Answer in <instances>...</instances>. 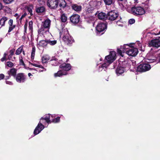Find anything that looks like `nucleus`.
I'll return each instance as SVG.
<instances>
[{
    "instance_id": "f257e3e1",
    "label": "nucleus",
    "mask_w": 160,
    "mask_h": 160,
    "mask_svg": "<svg viewBox=\"0 0 160 160\" xmlns=\"http://www.w3.org/2000/svg\"><path fill=\"white\" fill-rule=\"evenodd\" d=\"M50 117L53 118L54 115L50 114H46L45 117H42L40 118V121L34 130L33 133L34 135H37L44 129V126L42 123H44V121H45V122H47L48 123H51V119L50 120Z\"/></svg>"
},
{
    "instance_id": "f03ea898",
    "label": "nucleus",
    "mask_w": 160,
    "mask_h": 160,
    "mask_svg": "<svg viewBox=\"0 0 160 160\" xmlns=\"http://www.w3.org/2000/svg\"><path fill=\"white\" fill-rule=\"evenodd\" d=\"M47 5L51 9H56L58 5L64 8L66 6L67 3L65 0H48Z\"/></svg>"
},
{
    "instance_id": "7ed1b4c3",
    "label": "nucleus",
    "mask_w": 160,
    "mask_h": 160,
    "mask_svg": "<svg viewBox=\"0 0 160 160\" xmlns=\"http://www.w3.org/2000/svg\"><path fill=\"white\" fill-rule=\"evenodd\" d=\"M107 28V23L106 22H100L98 23L96 27L97 34L101 35L103 34Z\"/></svg>"
},
{
    "instance_id": "20e7f679",
    "label": "nucleus",
    "mask_w": 160,
    "mask_h": 160,
    "mask_svg": "<svg viewBox=\"0 0 160 160\" xmlns=\"http://www.w3.org/2000/svg\"><path fill=\"white\" fill-rule=\"evenodd\" d=\"M132 13L134 15L138 16L144 14L145 13V11L144 8L142 7L133 6L131 8Z\"/></svg>"
},
{
    "instance_id": "39448f33",
    "label": "nucleus",
    "mask_w": 160,
    "mask_h": 160,
    "mask_svg": "<svg viewBox=\"0 0 160 160\" xmlns=\"http://www.w3.org/2000/svg\"><path fill=\"white\" fill-rule=\"evenodd\" d=\"M126 46L131 47V48L129 49L126 51L125 50L126 53L129 56L132 57L135 56L138 53V50L137 48L132 47L131 46L128 45V44L124 45L123 46V48L125 50L126 49H128V48H127Z\"/></svg>"
},
{
    "instance_id": "423d86ee",
    "label": "nucleus",
    "mask_w": 160,
    "mask_h": 160,
    "mask_svg": "<svg viewBox=\"0 0 160 160\" xmlns=\"http://www.w3.org/2000/svg\"><path fill=\"white\" fill-rule=\"evenodd\" d=\"M62 40L65 44L69 46H70L74 41L73 39L70 36L68 31L64 32Z\"/></svg>"
},
{
    "instance_id": "0eeeda50",
    "label": "nucleus",
    "mask_w": 160,
    "mask_h": 160,
    "mask_svg": "<svg viewBox=\"0 0 160 160\" xmlns=\"http://www.w3.org/2000/svg\"><path fill=\"white\" fill-rule=\"evenodd\" d=\"M151 68V66L148 63H142L137 67V71L138 72H143L149 70Z\"/></svg>"
},
{
    "instance_id": "6e6552de",
    "label": "nucleus",
    "mask_w": 160,
    "mask_h": 160,
    "mask_svg": "<svg viewBox=\"0 0 160 160\" xmlns=\"http://www.w3.org/2000/svg\"><path fill=\"white\" fill-rule=\"evenodd\" d=\"M118 13L116 12L115 10H112L109 12L107 14V19L113 21L115 20L118 16Z\"/></svg>"
},
{
    "instance_id": "1a4fd4ad",
    "label": "nucleus",
    "mask_w": 160,
    "mask_h": 160,
    "mask_svg": "<svg viewBox=\"0 0 160 160\" xmlns=\"http://www.w3.org/2000/svg\"><path fill=\"white\" fill-rule=\"evenodd\" d=\"M116 56V52L113 51H111L110 52L109 54L105 57V59L107 61V62L111 63L115 59Z\"/></svg>"
},
{
    "instance_id": "9d476101",
    "label": "nucleus",
    "mask_w": 160,
    "mask_h": 160,
    "mask_svg": "<svg viewBox=\"0 0 160 160\" xmlns=\"http://www.w3.org/2000/svg\"><path fill=\"white\" fill-rule=\"evenodd\" d=\"M149 46L158 48L160 47V37L152 39L148 42Z\"/></svg>"
},
{
    "instance_id": "9b49d317",
    "label": "nucleus",
    "mask_w": 160,
    "mask_h": 160,
    "mask_svg": "<svg viewBox=\"0 0 160 160\" xmlns=\"http://www.w3.org/2000/svg\"><path fill=\"white\" fill-rule=\"evenodd\" d=\"M15 79L18 82H24L26 80V76L23 73H18Z\"/></svg>"
},
{
    "instance_id": "f8f14e48",
    "label": "nucleus",
    "mask_w": 160,
    "mask_h": 160,
    "mask_svg": "<svg viewBox=\"0 0 160 160\" xmlns=\"http://www.w3.org/2000/svg\"><path fill=\"white\" fill-rule=\"evenodd\" d=\"M80 19V16L77 14H74L70 17V21L73 24L76 25L79 22Z\"/></svg>"
},
{
    "instance_id": "ddd939ff",
    "label": "nucleus",
    "mask_w": 160,
    "mask_h": 160,
    "mask_svg": "<svg viewBox=\"0 0 160 160\" xmlns=\"http://www.w3.org/2000/svg\"><path fill=\"white\" fill-rule=\"evenodd\" d=\"M59 68L62 71L67 72L71 69L72 66L70 63H63L59 66Z\"/></svg>"
},
{
    "instance_id": "4468645a",
    "label": "nucleus",
    "mask_w": 160,
    "mask_h": 160,
    "mask_svg": "<svg viewBox=\"0 0 160 160\" xmlns=\"http://www.w3.org/2000/svg\"><path fill=\"white\" fill-rule=\"evenodd\" d=\"M130 61H124L122 62L121 63H120L119 65L122 67L125 70L126 68L129 69L130 68Z\"/></svg>"
},
{
    "instance_id": "2eb2a0df",
    "label": "nucleus",
    "mask_w": 160,
    "mask_h": 160,
    "mask_svg": "<svg viewBox=\"0 0 160 160\" xmlns=\"http://www.w3.org/2000/svg\"><path fill=\"white\" fill-rule=\"evenodd\" d=\"M17 69L15 68H12L8 71V73L11 77H13L15 79L17 76Z\"/></svg>"
},
{
    "instance_id": "dca6fc26",
    "label": "nucleus",
    "mask_w": 160,
    "mask_h": 160,
    "mask_svg": "<svg viewBox=\"0 0 160 160\" xmlns=\"http://www.w3.org/2000/svg\"><path fill=\"white\" fill-rule=\"evenodd\" d=\"M68 74V73L66 72L62 71L61 70L58 71L57 73L54 74V76L55 77H60L63 75H66Z\"/></svg>"
},
{
    "instance_id": "f3484780",
    "label": "nucleus",
    "mask_w": 160,
    "mask_h": 160,
    "mask_svg": "<svg viewBox=\"0 0 160 160\" xmlns=\"http://www.w3.org/2000/svg\"><path fill=\"white\" fill-rule=\"evenodd\" d=\"M125 70L119 65L118 66L116 70V72L118 75L123 73Z\"/></svg>"
},
{
    "instance_id": "a211bd4d",
    "label": "nucleus",
    "mask_w": 160,
    "mask_h": 160,
    "mask_svg": "<svg viewBox=\"0 0 160 160\" xmlns=\"http://www.w3.org/2000/svg\"><path fill=\"white\" fill-rule=\"evenodd\" d=\"M99 2L98 1L96 0H92L89 2V4L91 7L94 8H97V6L98 3Z\"/></svg>"
},
{
    "instance_id": "6ab92c4d",
    "label": "nucleus",
    "mask_w": 160,
    "mask_h": 160,
    "mask_svg": "<svg viewBox=\"0 0 160 160\" xmlns=\"http://www.w3.org/2000/svg\"><path fill=\"white\" fill-rule=\"evenodd\" d=\"M98 18L101 20H106L107 19V14L105 13L101 12L98 13Z\"/></svg>"
},
{
    "instance_id": "aec40b11",
    "label": "nucleus",
    "mask_w": 160,
    "mask_h": 160,
    "mask_svg": "<svg viewBox=\"0 0 160 160\" xmlns=\"http://www.w3.org/2000/svg\"><path fill=\"white\" fill-rule=\"evenodd\" d=\"M72 7L73 9L77 12L81 11L82 9V6L80 5H78L77 4L72 5Z\"/></svg>"
},
{
    "instance_id": "412c9836",
    "label": "nucleus",
    "mask_w": 160,
    "mask_h": 160,
    "mask_svg": "<svg viewBox=\"0 0 160 160\" xmlns=\"http://www.w3.org/2000/svg\"><path fill=\"white\" fill-rule=\"evenodd\" d=\"M49 59L50 58L48 55H44L42 57V62L43 64L46 63Z\"/></svg>"
},
{
    "instance_id": "4be33fe9",
    "label": "nucleus",
    "mask_w": 160,
    "mask_h": 160,
    "mask_svg": "<svg viewBox=\"0 0 160 160\" xmlns=\"http://www.w3.org/2000/svg\"><path fill=\"white\" fill-rule=\"evenodd\" d=\"M51 21L49 19L46 20L43 23V26L45 28H49L50 26Z\"/></svg>"
},
{
    "instance_id": "5701e85b",
    "label": "nucleus",
    "mask_w": 160,
    "mask_h": 160,
    "mask_svg": "<svg viewBox=\"0 0 160 160\" xmlns=\"http://www.w3.org/2000/svg\"><path fill=\"white\" fill-rule=\"evenodd\" d=\"M8 18L6 17H3L0 20V24L1 27L4 26L5 22L8 20Z\"/></svg>"
},
{
    "instance_id": "b1692460",
    "label": "nucleus",
    "mask_w": 160,
    "mask_h": 160,
    "mask_svg": "<svg viewBox=\"0 0 160 160\" xmlns=\"http://www.w3.org/2000/svg\"><path fill=\"white\" fill-rule=\"evenodd\" d=\"M48 40L46 41L44 40H41L39 42V45L43 47H45L48 43Z\"/></svg>"
},
{
    "instance_id": "393cba45",
    "label": "nucleus",
    "mask_w": 160,
    "mask_h": 160,
    "mask_svg": "<svg viewBox=\"0 0 160 160\" xmlns=\"http://www.w3.org/2000/svg\"><path fill=\"white\" fill-rule=\"evenodd\" d=\"M45 11V8L43 6H41L36 9V12L38 13H42Z\"/></svg>"
},
{
    "instance_id": "a878e982",
    "label": "nucleus",
    "mask_w": 160,
    "mask_h": 160,
    "mask_svg": "<svg viewBox=\"0 0 160 160\" xmlns=\"http://www.w3.org/2000/svg\"><path fill=\"white\" fill-rule=\"evenodd\" d=\"M32 50L31 54V59L32 60H33L35 55L36 48L34 45L32 46Z\"/></svg>"
},
{
    "instance_id": "bb28decb",
    "label": "nucleus",
    "mask_w": 160,
    "mask_h": 160,
    "mask_svg": "<svg viewBox=\"0 0 160 160\" xmlns=\"http://www.w3.org/2000/svg\"><path fill=\"white\" fill-rule=\"evenodd\" d=\"M23 45H22L18 49H17L16 51L15 54L17 55H18L21 54L23 51Z\"/></svg>"
},
{
    "instance_id": "cd10ccee",
    "label": "nucleus",
    "mask_w": 160,
    "mask_h": 160,
    "mask_svg": "<svg viewBox=\"0 0 160 160\" xmlns=\"http://www.w3.org/2000/svg\"><path fill=\"white\" fill-rule=\"evenodd\" d=\"M60 117H58L57 118H54L51 119V123L53 122L54 123L59 122L60 121Z\"/></svg>"
},
{
    "instance_id": "c85d7f7f",
    "label": "nucleus",
    "mask_w": 160,
    "mask_h": 160,
    "mask_svg": "<svg viewBox=\"0 0 160 160\" xmlns=\"http://www.w3.org/2000/svg\"><path fill=\"white\" fill-rule=\"evenodd\" d=\"M33 7L32 5H30L28 6L27 7L26 9L30 13L31 16H32L33 14L32 13V8Z\"/></svg>"
},
{
    "instance_id": "c756f323",
    "label": "nucleus",
    "mask_w": 160,
    "mask_h": 160,
    "mask_svg": "<svg viewBox=\"0 0 160 160\" xmlns=\"http://www.w3.org/2000/svg\"><path fill=\"white\" fill-rule=\"evenodd\" d=\"M67 19V17L65 14H62L61 16V20L62 22H65Z\"/></svg>"
},
{
    "instance_id": "7c9ffc66",
    "label": "nucleus",
    "mask_w": 160,
    "mask_h": 160,
    "mask_svg": "<svg viewBox=\"0 0 160 160\" xmlns=\"http://www.w3.org/2000/svg\"><path fill=\"white\" fill-rule=\"evenodd\" d=\"M106 5H110L114 3L113 0H103Z\"/></svg>"
},
{
    "instance_id": "2f4dec72",
    "label": "nucleus",
    "mask_w": 160,
    "mask_h": 160,
    "mask_svg": "<svg viewBox=\"0 0 160 160\" xmlns=\"http://www.w3.org/2000/svg\"><path fill=\"white\" fill-rule=\"evenodd\" d=\"M147 62L148 63H152L154 62H156V59L155 58H154L152 59L150 58L147 59Z\"/></svg>"
},
{
    "instance_id": "473e14b6",
    "label": "nucleus",
    "mask_w": 160,
    "mask_h": 160,
    "mask_svg": "<svg viewBox=\"0 0 160 160\" xmlns=\"http://www.w3.org/2000/svg\"><path fill=\"white\" fill-rule=\"evenodd\" d=\"M48 40V43L51 45H55L57 42V41L55 40L53 41H50V40Z\"/></svg>"
},
{
    "instance_id": "72a5a7b5",
    "label": "nucleus",
    "mask_w": 160,
    "mask_h": 160,
    "mask_svg": "<svg viewBox=\"0 0 160 160\" xmlns=\"http://www.w3.org/2000/svg\"><path fill=\"white\" fill-rule=\"evenodd\" d=\"M13 65V63L11 61H8L6 63V65L10 68L12 67Z\"/></svg>"
},
{
    "instance_id": "f704fd0d",
    "label": "nucleus",
    "mask_w": 160,
    "mask_h": 160,
    "mask_svg": "<svg viewBox=\"0 0 160 160\" xmlns=\"http://www.w3.org/2000/svg\"><path fill=\"white\" fill-rule=\"evenodd\" d=\"M16 25H12V26H9L8 32L9 33L11 32V31L16 27Z\"/></svg>"
},
{
    "instance_id": "c9c22d12",
    "label": "nucleus",
    "mask_w": 160,
    "mask_h": 160,
    "mask_svg": "<svg viewBox=\"0 0 160 160\" xmlns=\"http://www.w3.org/2000/svg\"><path fill=\"white\" fill-rule=\"evenodd\" d=\"M21 58L19 59V65H22L24 66H25V64L22 60V56L21 57Z\"/></svg>"
},
{
    "instance_id": "e433bc0d",
    "label": "nucleus",
    "mask_w": 160,
    "mask_h": 160,
    "mask_svg": "<svg viewBox=\"0 0 160 160\" xmlns=\"http://www.w3.org/2000/svg\"><path fill=\"white\" fill-rule=\"evenodd\" d=\"M29 26L28 28L29 29H31V30L32 29V24L33 22L32 21H29L28 22Z\"/></svg>"
},
{
    "instance_id": "4c0bfd02",
    "label": "nucleus",
    "mask_w": 160,
    "mask_h": 160,
    "mask_svg": "<svg viewBox=\"0 0 160 160\" xmlns=\"http://www.w3.org/2000/svg\"><path fill=\"white\" fill-rule=\"evenodd\" d=\"M14 0H3L4 2L6 4H10Z\"/></svg>"
},
{
    "instance_id": "58836bf2",
    "label": "nucleus",
    "mask_w": 160,
    "mask_h": 160,
    "mask_svg": "<svg viewBox=\"0 0 160 160\" xmlns=\"http://www.w3.org/2000/svg\"><path fill=\"white\" fill-rule=\"evenodd\" d=\"M27 23H28V22L27 21L24 25V34H25L26 33V32H27Z\"/></svg>"
},
{
    "instance_id": "ea45409f",
    "label": "nucleus",
    "mask_w": 160,
    "mask_h": 160,
    "mask_svg": "<svg viewBox=\"0 0 160 160\" xmlns=\"http://www.w3.org/2000/svg\"><path fill=\"white\" fill-rule=\"evenodd\" d=\"M108 66V64L107 63L105 62L103 64H102L101 67L103 68H106Z\"/></svg>"
},
{
    "instance_id": "a19ab883",
    "label": "nucleus",
    "mask_w": 160,
    "mask_h": 160,
    "mask_svg": "<svg viewBox=\"0 0 160 160\" xmlns=\"http://www.w3.org/2000/svg\"><path fill=\"white\" fill-rule=\"evenodd\" d=\"M135 22V20L133 18L130 19L128 21V23L130 24H133Z\"/></svg>"
},
{
    "instance_id": "79ce46f5",
    "label": "nucleus",
    "mask_w": 160,
    "mask_h": 160,
    "mask_svg": "<svg viewBox=\"0 0 160 160\" xmlns=\"http://www.w3.org/2000/svg\"><path fill=\"white\" fill-rule=\"evenodd\" d=\"M13 20L12 19H10L8 22V24L9 25V26H12V25H13Z\"/></svg>"
},
{
    "instance_id": "37998d69",
    "label": "nucleus",
    "mask_w": 160,
    "mask_h": 160,
    "mask_svg": "<svg viewBox=\"0 0 160 160\" xmlns=\"http://www.w3.org/2000/svg\"><path fill=\"white\" fill-rule=\"evenodd\" d=\"M24 68L25 69H28L30 70H36V69L35 68H29V67H26L25 66H24Z\"/></svg>"
},
{
    "instance_id": "c03bdc74",
    "label": "nucleus",
    "mask_w": 160,
    "mask_h": 160,
    "mask_svg": "<svg viewBox=\"0 0 160 160\" xmlns=\"http://www.w3.org/2000/svg\"><path fill=\"white\" fill-rule=\"evenodd\" d=\"M117 52L120 55H122V50H120V49L118 48Z\"/></svg>"
},
{
    "instance_id": "a18cd8bd",
    "label": "nucleus",
    "mask_w": 160,
    "mask_h": 160,
    "mask_svg": "<svg viewBox=\"0 0 160 160\" xmlns=\"http://www.w3.org/2000/svg\"><path fill=\"white\" fill-rule=\"evenodd\" d=\"M5 77L4 75L3 74H0V80H1L4 79Z\"/></svg>"
},
{
    "instance_id": "49530a36",
    "label": "nucleus",
    "mask_w": 160,
    "mask_h": 160,
    "mask_svg": "<svg viewBox=\"0 0 160 160\" xmlns=\"http://www.w3.org/2000/svg\"><path fill=\"white\" fill-rule=\"evenodd\" d=\"M6 82L7 84L10 85H12L13 84V83L12 82L10 81H6Z\"/></svg>"
},
{
    "instance_id": "de8ad7c7",
    "label": "nucleus",
    "mask_w": 160,
    "mask_h": 160,
    "mask_svg": "<svg viewBox=\"0 0 160 160\" xmlns=\"http://www.w3.org/2000/svg\"><path fill=\"white\" fill-rule=\"evenodd\" d=\"M10 54H9L10 56H12L14 53V51L13 50H11L10 51Z\"/></svg>"
},
{
    "instance_id": "09e8293b",
    "label": "nucleus",
    "mask_w": 160,
    "mask_h": 160,
    "mask_svg": "<svg viewBox=\"0 0 160 160\" xmlns=\"http://www.w3.org/2000/svg\"><path fill=\"white\" fill-rule=\"evenodd\" d=\"M4 6L2 5V3L0 2V10L3 9Z\"/></svg>"
},
{
    "instance_id": "8fccbe9b",
    "label": "nucleus",
    "mask_w": 160,
    "mask_h": 160,
    "mask_svg": "<svg viewBox=\"0 0 160 160\" xmlns=\"http://www.w3.org/2000/svg\"><path fill=\"white\" fill-rule=\"evenodd\" d=\"M7 60V59L6 58L4 57H3L1 59V61L2 62Z\"/></svg>"
},
{
    "instance_id": "3c124183",
    "label": "nucleus",
    "mask_w": 160,
    "mask_h": 160,
    "mask_svg": "<svg viewBox=\"0 0 160 160\" xmlns=\"http://www.w3.org/2000/svg\"><path fill=\"white\" fill-rule=\"evenodd\" d=\"M11 77L9 75H8V76H6L5 79V80L8 79H10V78Z\"/></svg>"
},
{
    "instance_id": "603ef678",
    "label": "nucleus",
    "mask_w": 160,
    "mask_h": 160,
    "mask_svg": "<svg viewBox=\"0 0 160 160\" xmlns=\"http://www.w3.org/2000/svg\"><path fill=\"white\" fill-rule=\"evenodd\" d=\"M27 15V13L26 12H25L23 14H22V17H25Z\"/></svg>"
},
{
    "instance_id": "864d4df0",
    "label": "nucleus",
    "mask_w": 160,
    "mask_h": 160,
    "mask_svg": "<svg viewBox=\"0 0 160 160\" xmlns=\"http://www.w3.org/2000/svg\"><path fill=\"white\" fill-rule=\"evenodd\" d=\"M58 60V59L57 58H53L51 60H50V62H52V61L53 60H54V61H56Z\"/></svg>"
},
{
    "instance_id": "5fc2aeb1",
    "label": "nucleus",
    "mask_w": 160,
    "mask_h": 160,
    "mask_svg": "<svg viewBox=\"0 0 160 160\" xmlns=\"http://www.w3.org/2000/svg\"><path fill=\"white\" fill-rule=\"evenodd\" d=\"M38 68L44 69V67L41 65H38Z\"/></svg>"
},
{
    "instance_id": "6e6d98bb",
    "label": "nucleus",
    "mask_w": 160,
    "mask_h": 160,
    "mask_svg": "<svg viewBox=\"0 0 160 160\" xmlns=\"http://www.w3.org/2000/svg\"><path fill=\"white\" fill-rule=\"evenodd\" d=\"M32 65H33V66H34L35 67H38V65L37 64H36V63L32 64Z\"/></svg>"
},
{
    "instance_id": "4d7b16f0",
    "label": "nucleus",
    "mask_w": 160,
    "mask_h": 160,
    "mask_svg": "<svg viewBox=\"0 0 160 160\" xmlns=\"http://www.w3.org/2000/svg\"><path fill=\"white\" fill-rule=\"evenodd\" d=\"M12 58V56H10V55H9L8 56V59L9 60H11V58Z\"/></svg>"
},
{
    "instance_id": "13d9d810",
    "label": "nucleus",
    "mask_w": 160,
    "mask_h": 160,
    "mask_svg": "<svg viewBox=\"0 0 160 160\" xmlns=\"http://www.w3.org/2000/svg\"><path fill=\"white\" fill-rule=\"evenodd\" d=\"M7 55L8 54L7 53H5L4 54L3 57L6 58V57Z\"/></svg>"
},
{
    "instance_id": "bf43d9fd",
    "label": "nucleus",
    "mask_w": 160,
    "mask_h": 160,
    "mask_svg": "<svg viewBox=\"0 0 160 160\" xmlns=\"http://www.w3.org/2000/svg\"><path fill=\"white\" fill-rule=\"evenodd\" d=\"M22 53H23V54L24 55H25V52L24 51V50L23 49V51H22Z\"/></svg>"
},
{
    "instance_id": "052dcab7",
    "label": "nucleus",
    "mask_w": 160,
    "mask_h": 160,
    "mask_svg": "<svg viewBox=\"0 0 160 160\" xmlns=\"http://www.w3.org/2000/svg\"><path fill=\"white\" fill-rule=\"evenodd\" d=\"M158 56L159 58L158 62H160V54Z\"/></svg>"
},
{
    "instance_id": "680f3d73",
    "label": "nucleus",
    "mask_w": 160,
    "mask_h": 160,
    "mask_svg": "<svg viewBox=\"0 0 160 160\" xmlns=\"http://www.w3.org/2000/svg\"><path fill=\"white\" fill-rule=\"evenodd\" d=\"M28 76H29V77H30V76H31L32 75V74H31V73H28Z\"/></svg>"
},
{
    "instance_id": "e2e57ef3",
    "label": "nucleus",
    "mask_w": 160,
    "mask_h": 160,
    "mask_svg": "<svg viewBox=\"0 0 160 160\" xmlns=\"http://www.w3.org/2000/svg\"><path fill=\"white\" fill-rule=\"evenodd\" d=\"M23 18H24L23 17H22V16H21V17L19 19V20L20 21H21Z\"/></svg>"
},
{
    "instance_id": "0e129e2a",
    "label": "nucleus",
    "mask_w": 160,
    "mask_h": 160,
    "mask_svg": "<svg viewBox=\"0 0 160 160\" xmlns=\"http://www.w3.org/2000/svg\"><path fill=\"white\" fill-rule=\"evenodd\" d=\"M25 34H24V35L22 37V38L24 39L25 38Z\"/></svg>"
},
{
    "instance_id": "69168bd1",
    "label": "nucleus",
    "mask_w": 160,
    "mask_h": 160,
    "mask_svg": "<svg viewBox=\"0 0 160 160\" xmlns=\"http://www.w3.org/2000/svg\"><path fill=\"white\" fill-rule=\"evenodd\" d=\"M29 62V64H31V65H32V64H33V63H32L30 61H29V62Z\"/></svg>"
},
{
    "instance_id": "338daca9",
    "label": "nucleus",
    "mask_w": 160,
    "mask_h": 160,
    "mask_svg": "<svg viewBox=\"0 0 160 160\" xmlns=\"http://www.w3.org/2000/svg\"><path fill=\"white\" fill-rule=\"evenodd\" d=\"M160 34V31L158 33V35H159V34Z\"/></svg>"
},
{
    "instance_id": "774afa93",
    "label": "nucleus",
    "mask_w": 160,
    "mask_h": 160,
    "mask_svg": "<svg viewBox=\"0 0 160 160\" xmlns=\"http://www.w3.org/2000/svg\"><path fill=\"white\" fill-rule=\"evenodd\" d=\"M139 42H137V43L138 44V43H139Z\"/></svg>"
}]
</instances>
